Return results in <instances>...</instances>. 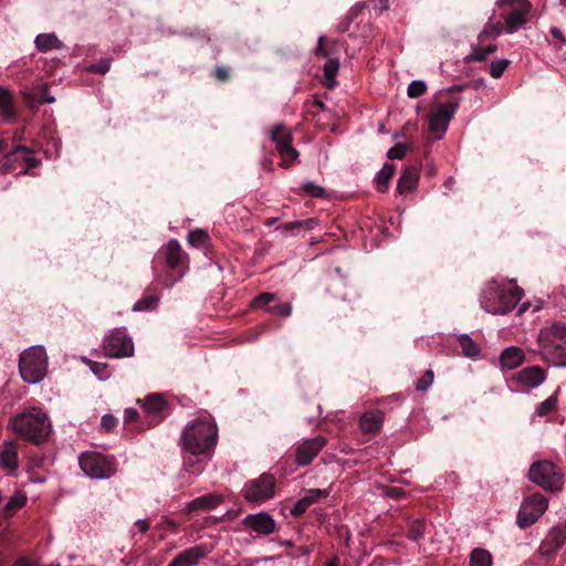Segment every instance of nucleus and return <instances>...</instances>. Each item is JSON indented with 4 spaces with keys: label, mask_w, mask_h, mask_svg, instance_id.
Returning <instances> with one entry per match:
<instances>
[{
    "label": "nucleus",
    "mask_w": 566,
    "mask_h": 566,
    "mask_svg": "<svg viewBox=\"0 0 566 566\" xmlns=\"http://www.w3.org/2000/svg\"><path fill=\"white\" fill-rule=\"evenodd\" d=\"M0 115L6 122L15 120L13 96L9 90L0 86Z\"/></svg>",
    "instance_id": "nucleus-26"
},
{
    "label": "nucleus",
    "mask_w": 566,
    "mask_h": 566,
    "mask_svg": "<svg viewBox=\"0 0 566 566\" xmlns=\"http://www.w3.org/2000/svg\"><path fill=\"white\" fill-rule=\"evenodd\" d=\"M310 506L306 504V502L303 499H300L294 506L291 510V513L293 515H301L303 514Z\"/></svg>",
    "instance_id": "nucleus-52"
},
{
    "label": "nucleus",
    "mask_w": 566,
    "mask_h": 566,
    "mask_svg": "<svg viewBox=\"0 0 566 566\" xmlns=\"http://www.w3.org/2000/svg\"><path fill=\"white\" fill-rule=\"evenodd\" d=\"M546 380V373L539 366H528L515 373L507 381L512 392L526 394L539 387Z\"/></svg>",
    "instance_id": "nucleus-11"
},
{
    "label": "nucleus",
    "mask_w": 566,
    "mask_h": 566,
    "mask_svg": "<svg viewBox=\"0 0 566 566\" xmlns=\"http://www.w3.org/2000/svg\"><path fill=\"white\" fill-rule=\"evenodd\" d=\"M41 165L35 151L25 145H14L0 159L2 174L15 176H33V170Z\"/></svg>",
    "instance_id": "nucleus-6"
},
{
    "label": "nucleus",
    "mask_w": 566,
    "mask_h": 566,
    "mask_svg": "<svg viewBox=\"0 0 566 566\" xmlns=\"http://www.w3.org/2000/svg\"><path fill=\"white\" fill-rule=\"evenodd\" d=\"M205 470V463L202 460H193L192 458H185L184 460V472L182 476L185 474H189L192 479L189 480L187 483L191 484L192 480L197 476H199Z\"/></svg>",
    "instance_id": "nucleus-29"
},
{
    "label": "nucleus",
    "mask_w": 566,
    "mask_h": 566,
    "mask_svg": "<svg viewBox=\"0 0 566 566\" xmlns=\"http://www.w3.org/2000/svg\"><path fill=\"white\" fill-rule=\"evenodd\" d=\"M395 171V167L392 165H384V167L378 171L375 181L377 189L380 192H385L388 189V182L391 179Z\"/></svg>",
    "instance_id": "nucleus-31"
},
{
    "label": "nucleus",
    "mask_w": 566,
    "mask_h": 566,
    "mask_svg": "<svg viewBox=\"0 0 566 566\" xmlns=\"http://www.w3.org/2000/svg\"><path fill=\"white\" fill-rule=\"evenodd\" d=\"M453 185H454V179H453V177H449V178L446 180V182H444V186H446V188H448V189H451Z\"/></svg>",
    "instance_id": "nucleus-63"
},
{
    "label": "nucleus",
    "mask_w": 566,
    "mask_h": 566,
    "mask_svg": "<svg viewBox=\"0 0 566 566\" xmlns=\"http://www.w3.org/2000/svg\"><path fill=\"white\" fill-rule=\"evenodd\" d=\"M182 258L181 245L177 240H170L155 255V276L165 287L172 286L184 276Z\"/></svg>",
    "instance_id": "nucleus-3"
},
{
    "label": "nucleus",
    "mask_w": 566,
    "mask_h": 566,
    "mask_svg": "<svg viewBox=\"0 0 566 566\" xmlns=\"http://www.w3.org/2000/svg\"><path fill=\"white\" fill-rule=\"evenodd\" d=\"M549 32L552 34V36L560 44H566V38L565 35L563 34L562 30L558 29L557 27H552L549 29Z\"/></svg>",
    "instance_id": "nucleus-54"
},
{
    "label": "nucleus",
    "mask_w": 566,
    "mask_h": 566,
    "mask_svg": "<svg viewBox=\"0 0 566 566\" xmlns=\"http://www.w3.org/2000/svg\"><path fill=\"white\" fill-rule=\"evenodd\" d=\"M326 439L323 436H317L312 439L305 440L296 449V462L301 467L310 464L318 452L325 447Z\"/></svg>",
    "instance_id": "nucleus-19"
},
{
    "label": "nucleus",
    "mask_w": 566,
    "mask_h": 566,
    "mask_svg": "<svg viewBox=\"0 0 566 566\" xmlns=\"http://www.w3.org/2000/svg\"><path fill=\"white\" fill-rule=\"evenodd\" d=\"M19 371L23 381L35 385L44 379L48 373L46 350L42 345H33L24 349L19 359Z\"/></svg>",
    "instance_id": "nucleus-7"
},
{
    "label": "nucleus",
    "mask_w": 566,
    "mask_h": 566,
    "mask_svg": "<svg viewBox=\"0 0 566 566\" xmlns=\"http://www.w3.org/2000/svg\"><path fill=\"white\" fill-rule=\"evenodd\" d=\"M302 189L314 198H322L325 196V190L322 186L314 181H306L303 184Z\"/></svg>",
    "instance_id": "nucleus-43"
},
{
    "label": "nucleus",
    "mask_w": 566,
    "mask_h": 566,
    "mask_svg": "<svg viewBox=\"0 0 566 566\" xmlns=\"http://www.w3.org/2000/svg\"><path fill=\"white\" fill-rule=\"evenodd\" d=\"M27 503V496L22 493H15L6 503L3 506V512L6 516L12 515L17 510L23 507Z\"/></svg>",
    "instance_id": "nucleus-34"
},
{
    "label": "nucleus",
    "mask_w": 566,
    "mask_h": 566,
    "mask_svg": "<svg viewBox=\"0 0 566 566\" xmlns=\"http://www.w3.org/2000/svg\"><path fill=\"white\" fill-rule=\"evenodd\" d=\"M470 566H492L491 554L483 548H475L470 555Z\"/></svg>",
    "instance_id": "nucleus-33"
},
{
    "label": "nucleus",
    "mask_w": 566,
    "mask_h": 566,
    "mask_svg": "<svg viewBox=\"0 0 566 566\" xmlns=\"http://www.w3.org/2000/svg\"><path fill=\"white\" fill-rule=\"evenodd\" d=\"M242 524L260 535H270L275 531V521L265 512L249 514L242 520Z\"/></svg>",
    "instance_id": "nucleus-21"
},
{
    "label": "nucleus",
    "mask_w": 566,
    "mask_h": 566,
    "mask_svg": "<svg viewBox=\"0 0 566 566\" xmlns=\"http://www.w3.org/2000/svg\"><path fill=\"white\" fill-rule=\"evenodd\" d=\"M109 69H111V59H103L99 62L90 65L87 67V71L104 75L109 71Z\"/></svg>",
    "instance_id": "nucleus-46"
},
{
    "label": "nucleus",
    "mask_w": 566,
    "mask_h": 566,
    "mask_svg": "<svg viewBox=\"0 0 566 566\" xmlns=\"http://www.w3.org/2000/svg\"><path fill=\"white\" fill-rule=\"evenodd\" d=\"M566 542V530L555 526L546 537V543H551L554 549L559 548Z\"/></svg>",
    "instance_id": "nucleus-36"
},
{
    "label": "nucleus",
    "mask_w": 566,
    "mask_h": 566,
    "mask_svg": "<svg viewBox=\"0 0 566 566\" xmlns=\"http://www.w3.org/2000/svg\"><path fill=\"white\" fill-rule=\"evenodd\" d=\"M530 480L545 490H560L564 483V474L551 461H538L531 465Z\"/></svg>",
    "instance_id": "nucleus-9"
},
{
    "label": "nucleus",
    "mask_w": 566,
    "mask_h": 566,
    "mask_svg": "<svg viewBox=\"0 0 566 566\" xmlns=\"http://www.w3.org/2000/svg\"><path fill=\"white\" fill-rule=\"evenodd\" d=\"M275 300V295L272 293H262L253 300L254 307H264L271 306L270 303Z\"/></svg>",
    "instance_id": "nucleus-48"
},
{
    "label": "nucleus",
    "mask_w": 566,
    "mask_h": 566,
    "mask_svg": "<svg viewBox=\"0 0 566 566\" xmlns=\"http://www.w3.org/2000/svg\"><path fill=\"white\" fill-rule=\"evenodd\" d=\"M388 1L389 0H378L379 4L376 7V10H378L379 13L388 10Z\"/></svg>",
    "instance_id": "nucleus-60"
},
{
    "label": "nucleus",
    "mask_w": 566,
    "mask_h": 566,
    "mask_svg": "<svg viewBox=\"0 0 566 566\" xmlns=\"http://www.w3.org/2000/svg\"><path fill=\"white\" fill-rule=\"evenodd\" d=\"M424 523L422 521H415L410 524L409 537L413 541H419L424 534Z\"/></svg>",
    "instance_id": "nucleus-45"
},
{
    "label": "nucleus",
    "mask_w": 566,
    "mask_h": 566,
    "mask_svg": "<svg viewBox=\"0 0 566 566\" xmlns=\"http://www.w3.org/2000/svg\"><path fill=\"white\" fill-rule=\"evenodd\" d=\"M265 311L272 314L289 317L292 314V305L290 303L275 304L273 306H268Z\"/></svg>",
    "instance_id": "nucleus-44"
},
{
    "label": "nucleus",
    "mask_w": 566,
    "mask_h": 566,
    "mask_svg": "<svg viewBox=\"0 0 566 566\" xmlns=\"http://www.w3.org/2000/svg\"><path fill=\"white\" fill-rule=\"evenodd\" d=\"M216 76L219 78V80H226L228 78V70L226 67H222V66H218L216 69Z\"/></svg>",
    "instance_id": "nucleus-56"
},
{
    "label": "nucleus",
    "mask_w": 566,
    "mask_h": 566,
    "mask_svg": "<svg viewBox=\"0 0 566 566\" xmlns=\"http://www.w3.org/2000/svg\"><path fill=\"white\" fill-rule=\"evenodd\" d=\"M223 497L218 493H210L202 496H198L185 504V512L190 513L195 511L212 510L219 506Z\"/></svg>",
    "instance_id": "nucleus-23"
},
{
    "label": "nucleus",
    "mask_w": 566,
    "mask_h": 566,
    "mask_svg": "<svg viewBox=\"0 0 566 566\" xmlns=\"http://www.w3.org/2000/svg\"><path fill=\"white\" fill-rule=\"evenodd\" d=\"M426 91H427L426 83L421 80H415L409 84V86L407 88V94L411 98H417V97H420L421 95H423Z\"/></svg>",
    "instance_id": "nucleus-41"
},
{
    "label": "nucleus",
    "mask_w": 566,
    "mask_h": 566,
    "mask_svg": "<svg viewBox=\"0 0 566 566\" xmlns=\"http://www.w3.org/2000/svg\"><path fill=\"white\" fill-rule=\"evenodd\" d=\"M117 422V418H115L113 415L107 413L102 417L101 426L106 431H112L116 428Z\"/></svg>",
    "instance_id": "nucleus-50"
},
{
    "label": "nucleus",
    "mask_w": 566,
    "mask_h": 566,
    "mask_svg": "<svg viewBox=\"0 0 566 566\" xmlns=\"http://www.w3.org/2000/svg\"><path fill=\"white\" fill-rule=\"evenodd\" d=\"M103 352L109 358L130 357L134 354L133 339L125 328H115L105 337Z\"/></svg>",
    "instance_id": "nucleus-13"
},
{
    "label": "nucleus",
    "mask_w": 566,
    "mask_h": 566,
    "mask_svg": "<svg viewBox=\"0 0 566 566\" xmlns=\"http://www.w3.org/2000/svg\"><path fill=\"white\" fill-rule=\"evenodd\" d=\"M525 359V354L518 346L504 348L499 358V366L502 371L513 370L520 367Z\"/></svg>",
    "instance_id": "nucleus-22"
},
{
    "label": "nucleus",
    "mask_w": 566,
    "mask_h": 566,
    "mask_svg": "<svg viewBox=\"0 0 566 566\" xmlns=\"http://www.w3.org/2000/svg\"><path fill=\"white\" fill-rule=\"evenodd\" d=\"M218 442V427L210 416L189 421L180 437L182 450L191 455L210 458Z\"/></svg>",
    "instance_id": "nucleus-1"
},
{
    "label": "nucleus",
    "mask_w": 566,
    "mask_h": 566,
    "mask_svg": "<svg viewBox=\"0 0 566 566\" xmlns=\"http://www.w3.org/2000/svg\"><path fill=\"white\" fill-rule=\"evenodd\" d=\"M301 227H302V223L300 221L287 222L283 226L284 230H287V231L301 229Z\"/></svg>",
    "instance_id": "nucleus-58"
},
{
    "label": "nucleus",
    "mask_w": 566,
    "mask_h": 566,
    "mask_svg": "<svg viewBox=\"0 0 566 566\" xmlns=\"http://www.w3.org/2000/svg\"><path fill=\"white\" fill-rule=\"evenodd\" d=\"M275 481L271 474L263 473L249 481L243 489L244 499L251 503H262L274 495Z\"/></svg>",
    "instance_id": "nucleus-15"
},
{
    "label": "nucleus",
    "mask_w": 566,
    "mask_h": 566,
    "mask_svg": "<svg viewBox=\"0 0 566 566\" xmlns=\"http://www.w3.org/2000/svg\"><path fill=\"white\" fill-rule=\"evenodd\" d=\"M485 32H490L492 34L499 35L502 33V27L499 23H493L490 20L485 27Z\"/></svg>",
    "instance_id": "nucleus-55"
},
{
    "label": "nucleus",
    "mask_w": 566,
    "mask_h": 566,
    "mask_svg": "<svg viewBox=\"0 0 566 566\" xmlns=\"http://www.w3.org/2000/svg\"><path fill=\"white\" fill-rule=\"evenodd\" d=\"M530 306H531V303H528V302H524V303H522V304L518 306V310H517L518 314H523V313H525V312L530 308Z\"/></svg>",
    "instance_id": "nucleus-61"
},
{
    "label": "nucleus",
    "mask_w": 566,
    "mask_h": 566,
    "mask_svg": "<svg viewBox=\"0 0 566 566\" xmlns=\"http://www.w3.org/2000/svg\"><path fill=\"white\" fill-rule=\"evenodd\" d=\"M84 361L88 365L91 371L97 377L98 380H107L111 377L107 364L94 361L91 359H84Z\"/></svg>",
    "instance_id": "nucleus-35"
},
{
    "label": "nucleus",
    "mask_w": 566,
    "mask_h": 566,
    "mask_svg": "<svg viewBox=\"0 0 566 566\" xmlns=\"http://www.w3.org/2000/svg\"><path fill=\"white\" fill-rule=\"evenodd\" d=\"M458 342L461 346L463 356L472 359L480 357V346L468 334H460L458 336Z\"/></svg>",
    "instance_id": "nucleus-28"
},
{
    "label": "nucleus",
    "mask_w": 566,
    "mask_h": 566,
    "mask_svg": "<svg viewBox=\"0 0 566 566\" xmlns=\"http://www.w3.org/2000/svg\"><path fill=\"white\" fill-rule=\"evenodd\" d=\"M213 551L211 544H200L180 552L167 566H197Z\"/></svg>",
    "instance_id": "nucleus-18"
},
{
    "label": "nucleus",
    "mask_w": 566,
    "mask_h": 566,
    "mask_svg": "<svg viewBox=\"0 0 566 566\" xmlns=\"http://www.w3.org/2000/svg\"><path fill=\"white\" fill-rule=\"evenodd\" d=\"M339 70V62L337 59H328L324 64V77H325V86L327 88H333L336 84L335 76Z\"/></svg>",
    "instance_id": "nucleus-30"
},
{
    "label": "nucleus",
    "mask_w": 566,
    "mask_h": 566,
    "mask_svg": "<svg viewBox=\"0 0 566 566\" xmlns=\"http://www.w3.org/2000/svg\"><path fill=\"white\" fill-rule=\"evenodd\" d=\"M142 406L145 418H148L149 426L157 424L168 415V403L163 394H151L144 399H137Z\"/></svg>",
    "instance_id": "nucleus-17"
},
{
    "label": "nucleus",
    "mask_w": 566,
    "mask_h": 566,
    "mask_svg": "<svg viewBox=\"0 0 566 566\" xmlns=\"http://www.w3.org/2000/svg\"><path fill=\"white\" fill-rule=\"evenodd\" d=\"M510 61L506 59L497 60L491 63L490 65V75L494 78H500L506 67L509 66Z\"/></svg>",
    "instance_id": "nucleus-42"
},
{
    "label": "nucleus",
    "mask_w": 566,
    "mask_h": 566,
    "mask_svg": "<svg viewBox=\"0 0 566 566\" xmlns=\"http://www.w3.org/2000/svg\"><path fill=\"white\" fill-rule=\"evenodd\" d=\"M300 222L302 223L301 229H304V230H312L315 224V220H313V219H307V220H303Z\"/></svg>",
    "instance_id": "nucleus-59"
},
{
    "label": "nucleus",
    "mask_w": 566,
    "mask_h": 566,
    "mask_svg": "<svg viewBox=\"0 0 566 566\" xmlns=\"http://www.w3.org/2000/svg\"><path fill=\"white\" fill-rule=\"evenodd\" d=\"M557 406V397L553 395L537 405L534 416L544 417L551 413Z\"/></svg>",
    "instance_id": "nucleus-38"
},
{
    "label": "nucleus",
    "mask_w": 566,
    "mask_h": 566,
    "mask_svg": "<svg viewBox=\"0 0 566 566\" xmlns=\"http://www.w3.org/2000/svg\"><path fill=\"white\" fill-rule=\"evenodd\" d=\"M539 354L544 361L555 367H566V324L555 323L539 334Z\"/></svg>",
    "instance_id": "nucleus-5"
},
{
    "label": "nucleus",
    "mask_w": 566,
    "mask_h": 566,
    "mask_svg": "<svg viewBox=\"0 0 566 566\" xmlns=\"http://www.w3.org/2000/svg\"><path fill=\"white\" fill-rule=\"evenodd\" d=\"M548 501L541 493H534L525 497L517 514V525L526 528L534 524L547 510Z\"/></svg>",
    "instance_id": "nucleus-12"
},
{
    "label": "nucleus",
    "mask_w": 566,
    "mask_h": 566,
    "mask_svg": "<svg viewBox=\"0 0 566 566\" xmlns=\"http://www.w3.org/2000/svg\"><path fill=\"white\" fill-rule=\"evenodd\" d=\"M523 291L517 286H506L504 282L493 279L482 290L481 307L493 315H504L511 312L522 300Z\"/></svg>",
    "instance_id": "nucleus-2"
},
{
    "label": "nucleus",
    "mask_w": 566,
    "mask_h": 566,
    "mask_svg": "<svg viewBox=\"0 0 566 566\" xmlns=\"http://www.w3.org/2000/svg\"><path fill=\"white\" fill-rule=\"evenodd\" d=\"M326 566H339V562L337 557L332 558Z\"/></svg>",
    "instance_id": "nucleus-64"
},
{
    "label": "nucleus",
    "mask_w": 566,
    "mask_h": 566,
    "mask_svg": "<svg viewBox=\"0 0 566 566\" xmlns=\"http://www.w3.org/2000/svg\"><path fill=\"white\" fill-rule=\"evenodd\" d=\"M160 297L158 295H146L138 300L134 306V312H149L157 308Z\"/></svg>",
    "instance_id": "nucleus-32"
},
{
    "label": "nucleus",
    "mask_w": 566,
    "mask_h": 566,
    "mask_svg": "<svg viewBox=\"0 0 566 566\" xmlns=\"http://www.w3.org/2000/svg\"><path fill=\"white\" fill-rule=\"evenodd\" d=\"M0 468L7 475H15L19 468V443L8 440L2 443Z\"/></svg>",
    "instance_id": "nucleus-20"
},
{
    "label": "nucleus",
    "mask_w": 566,
    "mask_h": 566,
    "mask_svg": "<svg viewBox=\"0 0 566 566\" xmlns=\"http://www.w3.org/2000/svg\"><path fill=\"white\" fill-rule=\"evenodd\" d=\"M23 140V130H15L12 136V144L14 145H21V142Z\"/></svg>",
    "instance_id": "nucleus-57"
},
{
    "label": "nucleus",
    "mask_w": 566,
    "mask_h": 566,
    "mask_svg": "<svg viewBox=\"0 0 566 566\" xmlns=\"http://www.w3.org/2000/svg\"><path fill=\"white\" fill-rule=\"evenodd\" d=\"M461 98L454 97L447 104H438L429 116V129L437 139H441L448 130L449 123L460 106Z\"/></svg>",
    "instance_id": "nucleus-14"
},
{
    "label": "nucleus",
    "mask_w": 566,
    "mask_h": 566,
    "mask_svg": "<svg viewBox=\"0 0 566 566\" xmlns=\"http://www.w3.org/2000/svg\"><path fill=\"white\" fill-rule=\"evenodd\" d=\"M500 15L504 19L506 32L514 33L527 21L531 11V3L526 0H497Z\"/></svg>",
    "instance_id": "nucleus-8"
},
{
    "label": "nucleus",
    "mask_w": 566,
    "mask_h": 566,
    "mask_svg": "<svg viewBox=\"0 0 566 566\" xmlns=\"http://www.w3.org/2000/svg\"><path fill=\"white\" fill-rule=\"evenodd\" d=\"M139 417V412L135 408H126L124 410V421L125 423L134 422Z\"/></svg>",
    "instance_id": "nucleus-51"
},
{
    "label": "nucleus",
    "mask_w": 566,
    "mask_h": 566,
    "mask_svg": "<svg viewBox=\"0 0 566 566\" xmlns=\"http://www.w3.org/2000/svg\"><path fill=\"white\" fill-rule=\"evenodd\" d=\"M407 149L408 146L406 144H396L388 150L387 157L390 159H401L405 157Z\"/></svg>",
    "instance_id": "nucleus-47"
},
{
    "label": "nucleus",
    "mask_w": 566,
    "mask_h": 566,
    "mask_svg": "<svg viewBox=\"0 0 566 566\" xmlns=\"http://www.w3.org/2000/svg\"><path fill=\"white\" fill-rule=\"evenodd\" d=\"M42 102H43V103H49V104H50V103L55 102V97H54V96H52V95H50V94H45V95L43 96Z\"/></svg>",
    "instance_id": "nucleus-62"
},
{
    "label": "nucleus",
    "mask_w": 566,
    "mask_h": 566,
    "mask_svg": "<svg viewBox=\"0 0 566 566\" xmlns=\"http://www.w3.org/2000/svg\"><path fill=\"white\" fill-rule=\"evenodd\" d=\"M384 423V413L380 410L367 411L359 418V427L364 433H377Z\"/></svg>",
    "instance_id": "nucleus-24"
},
{
    "label": "nucleus",
    "mask_w": 566,
    "mask_h": 566,
    "mask_svg": "<svg viewBox=\"0 0 566 566\" xmlns=\"http://www.w3.org/2000/svg\"><path fill=\"white\" fill-rule=\"evenodd\" d=\"M34 44L40 52H48L54 49L60 50L63 48V43L54 33L39 34L34 40Z\"/></svg>",
    "instance_id": "nucleus-27"
},
{
    "label": "nucleus",
    "mask_w": 566,
    "mask_h": 566,
    "mask_svg": "<svg viewBox=\"0 0 566 566\" xmlns=\"http://www.w3.org/2000/svg\"><path fill=\"white\" fill-rule=\"evenodd\" d=\"M9 427L22 439L40 444L50 433L51 422L41 408L31 407L11 418Z\"/></svg>",
    "instance_id": "nucleus-4"
},
{
    "label": "nucleus",
    "mask_w": 566,
    "mask_h": 566,
    "mask_svg": "<svg viewBox=\"0 0 566 566\" xmlns=\"http://www.w3.org/2000/svg\"><path fill=\"white\" fill-rule=\"evenodd\" d=\"M281 156L282 166L290 167L298 157V151L292 146V136L282 123L276 124L269 133Z\"/></svg>",
    "instance_id": "nucleus-16"
},
{
    "label": "nucleus",
    "mask_w": 566,
    "mask_h": 566,
    "mask_svg": "<svg viewBox=\"0 0 566 566\" xmlns=\"http://www.w3.org/2000/svg\"><path fill=\"white\" fill-rule=\"evenodd\" d=\"M496 50L495 44H489L488 46L483 49H475L473 52L468 56L470 60L475 62H482L484 61L490 54L494 53Z\"/></svg>",
    "instance_id": "nucleus-40"
},
{
    "label": "nucleus",
    "mask_w": 566,
    "mask_h": 566,
    "mask_svg": "<svg viewBox=\"0 0 566 566\" xmlns=\"http://www.w3.org/2000/svg\"><path fill=\"white\" fill-rule=\"evenodd\" d=\"M134 527L137 530L138 533L145 534L150 528V523L148 520H137L134 524Z\"/></svg>",
    "instance_id": "nucleus-53"
},
{
    "label": "nucleus",
    "mask_w": 566,
    "mask_h": 566,
    "mask_svg": "<svg viewBox=\"0 0 566 566\" xmlns=\"http://www.w3.org/2000/svg\"><path fill=\"white\" fill-rule=\"evenodd\" d=\"M329 491L326 489H310L306 491L305 495L302 497L308 506L313 503L317 502L319 499L327 497Z\"/></svg>",
    "instance_id": "nucleus-39"
},
{
    "label": "nucleus",
    "mask_w": 566,
    "mask_h": 566,
    "mask_svg": "<svg viewBox=\"0 0 566 566\" xmlns=\"http://www.w3.org/2000/svg\"><path fill=\"white\" fill-rule=\"evenodd\" d=\"M78 464L84 474L92 479L106 480L115 474L113 463L97 452H83L78 457Z\"/></svg>",
    "instance_id": "nucleus-10"
},
{
    "label": "nucleus",
    "mask_w": 566,
    "mask_h": 566,
    "mask_svg": "<svg viewBox=\"0 0 566 566\" xmlns=\"http://www.w3.org/2000/svg\"><path fill=\"white\" fill-rule=\"evenodd\" d=\"M187 239L191 247L201 248L207 244L209 235L206 231L197 229L190 231Z\"/></svg>",
    "instance_id": "nucleus-37"
},
{
    "label": "nucleus",
    "mask_w": 566,
    "mask_h": 566,
    "mask_svg": "<svg viewBox=\"0 0 566 566\" xmlns=\"http://www.w3.org/2000/svg\"><path fill=\"white\" fill-rule=\"evenodd\" d=\"M419 174L416 168H406L397 184V191L399 193L411 192L418 187Z\"/></svg>",
    "instance_id": "nucleus-25"
},
{
    "label": "nucleus",
    "mask_w": 566,
    "mask_h": 566,
    "mask_svg": "<svg viewBox=\"0 0 566 566\" xmlns=\"http://www.w3.org/2000/svg\"><path fill=\"white\" fill-rule=\"evenodd\" d=\"M433 381V373L431 370H427L424 375L417 381L416 388L419 391L427 390Z\"/></svg>",
    "instance_id": "nucleus-49"
}]
</instances>
